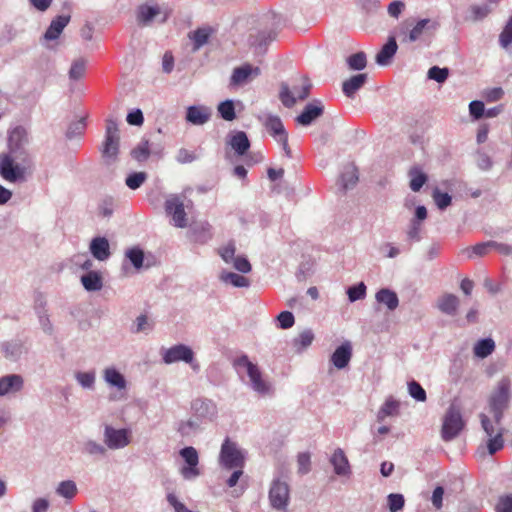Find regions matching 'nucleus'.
<instances>
[{"mask_svg": "<svg viewBox=\"0 0 512 512\" xmlns=\"http://www.w3.org/2000/svg\"><path fill=\"white\" fill-rule=\"evenodd\" d=\"M233 367L241 380L260 396H268L273 393V386L264 377L257 364L251 362L246 354L234 359Z\"/></svg>", "mask_w": 512, "mask_h": 512, "instance_id": "obj_1", "label": "nucleus"}, {"mask_svg": "<svg viewBox=\"0 0 512 512\" xmlns=\"http://www.w3.org/2000/svg\"><path fill=\"white\" fill-rule=\"evenodd\" d=\"M289 469L281 465L273 476L268 491L270 506L277 511H286L290 503Z\"/></svg>", "mask_w": 512, "mask_h": 512, "instance_id": "obj_2", "label": "nucleus"}, {"mask_svg": "<svg viewBox=\"0 0 512 512\" xmlns=\"http://www.w3.org/2000/svg\"><path fill=\"white\" fill-rule=\"evenodd\" d=\"M32 166V158L24 156L18 158V154L9 151L0 153V176L11 183L26 180L28 170Z\"/></svg>", "mask_w": 512, "mask_h": 512, "instance_id": "obj_3", "label": "nucleus"}, {"mask_svg": "<svg viewBox=\"0 0 512 512\" xmlns=\"http://www.w3.org/2000/svg\"><path fill=\"white\" fill-rule=\"evenodd\" d=\"M511 380L509 377H502L492 390L488 405L497 425H500L504 411L508 409L511 398Z\"/></svg>", "mask_w": 512, "mask_h": 512, "instance_id": "obj_4", "label": "nucleus"}, {"mask_svg": "<svg viewBox=\"0 0 512 512\" xmlns=\"http://www.w3.org/2000/svg\"><path fill=\"white\" fill-rule=\"evenodd\" d=\"M247 451L236 441L226 437L220 447L218 464L222 470L230 471L232 468H244Z\"/></svg>", "mask_w": 512, "mask_h": 512, "instance_id": "obj_5", "label": "nucleus"}, {"mask_svg": "<svg viewBox=\"0 0 512 512\" xmlns=\"http://www.w3.org/2000/svg\"><path fill=\"white\" fill-rule=\"evenodd\" d=\"M465 422L462 418L461 410L452 404L447 409L441 427V438L445 442H450L459 436L464 429Z\"/></svg>", "mask_w": 512, "mask_h": 512, "instance_id": "obj_6", "label": "nucleus"}, {"mask_svg": "<svg viewBox=\"0 0 512 512\" xmlns=\"http://www.w3.org/2000/svg\"><path fill=\"white\" fill-rule=\"evenodd\" d=\"M162 361L167 364L184 362L190 365L193 371L198 372L200 365L194 358L193 350L185 344H177L170 348L161 349Z\"/></svg>", "mask_w": 512, "mask_h": 512, "instance_id": "obj_7", "label": "nucleus"}, {"mask_svg": "<svg viewBox=\"0 0 512 512\" xmlns=\"http://www.w3.org/2000/svg\"><path fill=\"white\" fill-rule=\"evenodd\" d=\"M259 120L265 126L269 134L275 139V141L281 145L286 157L291 158L292 152L288 145V133L285 130L280 117L272 114H265L260 116Z\"/></svg>", "mask_w": 512, "mask_h": 512, "instance_id": "obj_8", "label": "nucleus"}, {"mask_svg": "<svg viewBox=\"0 0 512 512\" xmlns=\"http://www.w3.org/2000/svg\"><path fill=\"white\" fill-rule=\"evenodd\" d=\"M172 13V9L168 5H159L155 2L152 4H142L137 11V20L142 25H150L153 21L165 23Z\"/></svg>", "mask_w": 512, "mask_h": 512, "instance_id": "obj_9", "label": "nucleus"}, {"mask_svg": "<svg viewBox=\"0 0 512 512\" xmlns=\"http://www.w3.org/2000/svg\"><path fill=\"white\" fill-rule=\"evenodd\" d=\"M185 196L180 194H170L164 204L166 214L171 217V223L177 228H185L188 224L185 208Z\"/></svg>", "mask_w": 512, "mask_h": 512, "instance_id": "obj_10", "label": "nucleus"}, {"mask_svg": "<svg viewBox=\"0 0 512 512\" xmlns=\"http://www.w3.org/2000/svg\"><path fill=\"white\" fill-rule=\"evenodd\" d=\"M132 440V431L129 428H115L110 424L103 427V442L107 450H121L127 447Z\"/></svg>", "mask_w": 512, "mask_h": 512, "instance_id": "obj_11", "label": "nucleus"}, {"mask_svg": "<svg viewBox=\"0 0 512 512\" xmlns=\"http://www.w3.org/2000/svg\"><path fill=\"white\" fill-rule=\"evenodd\" d=\"M191 415L202 425L213 422L218 416L217 404L208 398L198 397L190 405Z\"/></svg>", "mask_w": 512, "mask_h": 512, "instance_id": "obj_12", "label": "nucleus"}, {"mask_svg": "<svg viewBox=\"0 0 512 512\" xmlns=\"http://www.w3.org/2000/svg\"><path fill=\"white\" fill-rule=\"evenodd\" d=\"M119 129L114 119H108L106 123L105 140L102 146V156L107 162H114L119 152Z\"/></svg>", "mask_w": 512, "mask_h": 512, "instance_id": "obj_13", "label": "nucleus"}, {"mask_svg": "<svg viewBox=\"0 0 512 512\" xmlns=\"http://www.w3.org/2000/svg\"><path fill=\"white\" fill-rule=\"evenodd\" d=\"M29 136L27 130L22 126H17L9 131L7 140V151L18 154V158L31 157L27 148Z\"/></svg>", "mask_w": 512, "mask_h": 512, "instance_id": "obj_14", "label": "nucleus"}, {"mask_svg": "<svg viewBox=\"0 0 512 512\" xmlns=\"http://www.w3.org/2000/svg\"><path fill=\"white\" fill-rule=\"evenodd\" d=\"M180 456L185 462V465L181 467L180 474L185 480H194L200 476L201 471L198 468L199 454L198 451L192 447H184L179 452Z\"/></svg>", "mask_w": 512, "mask_h": 512, "instance_id": "obj_15", "label": "nucleus"}, {"mask_svg": "<svg viewBox=\"0 0 512 512\" xmlns=\"http://www.w3.org/2000/svg\"><path fill=\"white\" fill-rule=\"evenodd\" d=\"M480 420L483 430L485 431L488 442L487 448L490 455L495 454L499 450H501L504 446L503 440V428H495L491 423L489 417L485 414H480Z\"/></svg>", "mask_w": 512, "mask_h": 512, "instance_id": "obj_16", "label": "nucleus"}, {"mask_svg": "<svg viewBox=\"0 0 512 512\" xmlns=\"http://www.w3.org/2000/svg\"><path fill=\"white\" fill-rule=\"evenodd\" d=\"M311 89V84L307 79H304L303 85L300 89L294 87L291 91L286 84L281 86L280 99L285 107H292L297 100H304L308 97Z\"/></svg>", "mask_w": 512, "mask_h": 512, "instance_id": "obj_17", "label": "nucleus"}, {"mask_svg": "<svg viewBox=\"0 0 512 512\" xmlns=\"http://www.w3.org/2000/svg\"><path fill=\"white\" fill-rule=\"evenodd\" d=\"M24 388V378L20 374H7L0 377V397L17 394Z\"/></svg>", "mask_w": 512, "mask_h": 512, "instance_id": "obj_18", "label": "nucleus"}, {"mask_svg": "<svg viewBox=\"0 0 512 512\" xmlns=\"http://www.w3.org/2000/svg\"><path fill=\"white\" fill-rule=\"evenodd\" d=\"M324 112V106L321 101L314 100L308 103L301 114L296 117V122L302 126L311 125L317 118H319Z\"/></svg>", "mask_w": 512, "mask_h": 512, "instance_id": "obj_19", "label": "nucleus"}, {"mask_svg": "<svg viewBox=\"0 0 512 512\" xmlns=\"http://www.w3.org/2000/svg\"><path fill=\"white\" fill-rule=\"evenodd\" d=\"M260 75L259 67H253L250 64H244L236 67L230 78L231 86H241L248 83L251 79Z\"/></svg>", "mask_w": 512, "mask_h": 512, "instance_id": "obj_20", "label": "nucleus"}, {"mask_svg": "<svg viewBox=\"0 0 512 512\" xmlns=\"http://www.w3.org/2000/svg\"><path fill=\"white\" fill-rule=\"evenodd\" d=\"M211 116V108L205 105H192L186 111V121L196 126L204 125Z\"/></svg>", "mask_w": 512, "mask_h": 512, "instance_id": "obj_21", "label": "nucleus"}, {"mask_svg": "<svg viewBox=\"0 0 512 512\" xmlns=\"http://www.w3.org/2000/svg\"><path fill=\"white\" fill-rule=\"evenodd\" d=\"M439 28V22L430 19V18H424L418 20L415 25L411 28V30L408 33V41L409 42H415L419 40L425 33L427 32H434Z\"/></svg>", "mask_w": 512, "mask_h": 512, "instance_id": "obj_22", "label": "nucleus"}, {"mask_svg": "<svg viewBox=\"0 0 512 512\" xmlns=\"http://www.w3.org/2000/svg\"><path fill=\"white\" fill-rule=\"evenodd\" d=\"M330 463L334 468V472L340 477H349L351 475V467L344 451L341 448L334 450L330 457Z\"/></svg>", "mask_w": 512, "mask_h": 512, "instance_id": "obj_23", "label": "nucleus"}, {"mask_svg": "<svg viewBox=\"0 0 512 512\" xmlns=\"http://www.w3.org/2000/svg\"><path fill=\"white\" fill-rule=\"evenodd\" d=\"M352 357V346L349 341L344 342L331 355V362L337 369H344Z\"/></svg>", "mask_w": 512, "mask_h": 512, "instance_id": "obj_24", "label": "nucleus"}, {"mask_svg": "<svg viewBox=\"0 0 512 512\" xmlns=\"http://www.w3.org/2000/svg\"><path fill=\"white\" fill-rule=\"evenodd\" d=\"M92 256L98 261H106L110 255V245L106 237H95L89 246Z\"/></svg>", "mask_w": 512, "mask_h": 512, "instance_id": "obj_25", "label": "nucleus"}, {"mask_svg": "<svg viewBox=\"0 0 512 512\" xmlns=\"http://www.w3.org/2000/svg\"><path fill=\"white\" fill-rule=\"evenodd\" d=\"M227 143L240 156L244 155L250 148V141L243 131L230 133Z\"/></svg>", "mask_w": 512, "mask_h": 512, "instance_id": "obj_26", "label": "nucleus"}, {"mask_svg": "<svg viewBox=\"0 0 512 512\" xmlns=\"http://www.w3.org/2000/svg\"><path fill=\"white\" fill-rule=\"evenodd\" d=\"M70 19V15H59L54 18L44 34V39L48 41L56 40L68 25Z\"/></svg>", "mask_w": 512, "mask_h": 512, "instance_id": "obj_27", "label": "nucleus"}, {"mask_svg": "<svg viewBox=\"0 0 512 512\" xmlns=\"http://www.w3.org/2000/svg\"><path fill=\"white\" fill-rule=\"evenodd\" d=\"M103 379L105 383L117 390H125L127 382L122 373H120L115 367H107L103 370Z\"/></svg>", "mask_w": 512, "mask_h": 512, "instance_id": "obj_28", "label": "nucleus"}, {"mask_svg": "<svg viewBox=\"0 0 512 512\" xmlns=\"http://www.w3.org/2000/svg\"><path fill=\"white\" fill-rule=\"evenodd\" d=\"M398 49L396 40L394 37H390L387 43L376 55L375 61L380 66H387L391 63L392 58L396 54Z\"/></svg>", "mask_w": 512, "mask_h": 512, "instance_id": "obj_29", "label": "nucleus"}, {"mask_svg": "<svg viewBox=\"0 0 512 512\" xmlns=\"http://www.w3.org/2000/svg\"><path fill=\"white\" fill-rule=\"evenodd\" d=\"M368 75L366 73H360L345 80L342 84L343 93L353 98L355 93L366 83Z\"/></svg>", "mask_w": 512, "mask_h": 512, "instance_id": "obj_30", "label": "nucleus"}, {"mask_svg": "<svg viewBox=\"0 0 512 512\" xmlns=\"http://www.w3.org/2000/svg\"><path fill=\"white\" fill-rule=\"evenodd\" d=\"M203 429L204 425H202L192 415L189 419L181 420L176 424V430L182 437H189Z\"/></svg>", "mask_w": 512, "mask_h": 512, "instance_id": "obj_31", "label": "nucleus"}, {"mask_svg": "<svg viewBox=\"0 0 512 512\" xmlns=\"http://www.w3.org/2000/svg\"><path fill=\"white\" fill-rule=\"evenodd\" d=\"M144 258V252L141 248L135 246L127 249L123 269H126V262H129L136 272L140 271L144 267Z\"/></svg>", "mask_w": 512, "mask_h": 512, "instance_id": "obj_32", "label": "nucleus"}, {"mask_svg": "<svg viewBox=\"0 0 512 512\" xmlns=\"http://www.w3.org/2000/svg\"><path fill=\"white\" fill-rule=\"evenodd\" d=\"M375 298L378 303L385 305L390 311H394L399 305L397 294L388 288L380 289Z\"/></svg>", "mask_w": 512, "mask_h": 512, "instance_id": "obj_33", "label": "nucleus"}, {"mask_svg": "<svg viewBox=\"0 0 512 512\" xmlns=\"http://www.w3.org/2000/svg\"><path fill=\"white\" fill-rule=\"evenodd\" d=\"M459 306V299L454 294H445L439 298L437 307L447 315H455Z\"/></svg>", "mask_w": 512, "mask_h": 512, "instance_id": "obj_34", "label": "nucleus"}, {"mask_svg": "<svg viewBox=\"0 0 512 512\" xmlns=\"http://www.w3.org/2000/svg\"><path fill=\"white\" fill-rule=\"evenodd\" d=\"M78 492L76 483L73 480H64L58 483L55 488V493L70 502Z\"/></svg>", "mask_w": 512, "mask_h": 512, "instance_id": "obj_35", "label": "nucleus"}, {"mask_svg": "<svg viewBox=\"0 0 512 512\" xmlns=\"http://www.w3.org/2000/svg\"><path fill=\"white\" fill-rule=\"evenodd\" d=\"M358 182L357 168L353 164H349L344 167L341 176L340 183L344 190L353 188Z\"/></svg>", "mask_w": 512, "mask_h": 512, "instance_id": "obj_36", "label": "nucleus"}, {"mask_svg": "<svg viewBox=\"0 0 512 512\" xmlns=\"http://www.w3.org/2000/svg\"><path fill=\"white\" fill-rule=\"evenodd\" d=\"M81 451L83 454L88 456H100L103 457L107 454V448L103 443H100L94 439H87L83 442Z\"/></svg>", "mask_w": 512, "mask_h": 512, "instance_id": "obj_37", "label": "nucleus"}, {"mask_svg": "<svg viewBox=\"0 0 512 512\" xmlns=\"http://www.w3.org/2000/svg\"><path fill=\"white\" fill-rule=\"evenodd\" d=\"M75 380L79 386L85 390L93 391L96 383V371H76L74 374Z\"/></svg>", "mask_w": 512, "mask_h": 512, "instance_id": "obj_38", "label": "nucleus"}, {"mask_svg": "<svg viewBox=\"0 0 512 512\" xmlns=\"http://www.w3.org/2000/svg\"><path fill=\"white\" fill-rule=\"evenodd\" d=\"M219 279L224 284H231L237 288L249 287L250 285V281L246 277L230 271H222L219 274Z\"/></svg>", "mask_w": 512, "mask_h": 512, "instance_id": "obj_39", "label": "nucleus"}, {"mask_svg": "<svg viewBox=\"0 0 512 512\" xmlns=\"http://www.w3.org/2000/svg\"><path fill=\"white\" fill-rule=\"evenodd\" d=\"M81 283L83 287L89 292L99 291L103 286L102 278L96 271H89L88 273L82 275Z\"/></svg>", "mask_w": 512, "mask_h": 512, "instance_id": "obj_40", "label": "nucleus"}, {"mask_svg": "<svg viewBox=\"0 0 512 512\" xmlns=\"http://www.w3.org/2000/svg\"><path fill=\"white\" fill-rule=\"evenodd\" d=\"M494 350L495 342L492 338H484L477 341L473 348L474 355L481 359H484L491 355Z\"/></svg>", "mask_w": 512, "mask_h": 512, "instance_id": "obj_41", "label": "nucleus"}, {"mask_svg": "<svg viewBox=\"0 0 512 512\" xmlns=\"http://www.w3.org/2000/svg\"><path fill=\"white\" fill-rule=\"evenodd\" d=\"M0 348L4 357L10 361L18 360L22 354V345L17 341L4 342Z\"/></svg>", "mask_w": 512, "mask_h": 512, "instance_id": "obj_42", "label": "nucleus"}, {"mask_svg": "<svg viewBox=\"0 0 512 512\" xmlns=\"http://www.w3.org/2000/svg\"><path fill=\"white\" fill-rule=\"evenodd\" d=\"M398 409L399 403L392 397L387 398L377 413V420L382 422L386 417L397 415Z\"/></svg>", "mask_w": 512, "mask_h": 512, "instance_id": "obj_43", "label": "nucleus"}, {"mask_svg": "<svg viewBox=\"0 0 512 512\" xmlns=\"http://www.w3.org/2000/svg\"><path fill=\"white\" fill-rule=\"evenodd\" d=\"M189 37L193 41V50L197 51L208 42L210 30L208 28H199L190 33Z\"/></svg>", "mask_w": 512, "mask_h": 512, "instance_id": "obj_44", "label": "nucleus"}, {"mask_svg": "<svg viewBox=\"0 0 512 512\" xmlns=\"http://www.w3.org/2000/svg\"><path fill=\"white\" fill-rule=\"evenodd\" d=\"M314 340V334L312 330L306 329L302 331L296 338L293 340V346L298 352L303 351L307 347H309Z\"/></svg>", "mask_w": 512, "mask_h": 512, "instance_id": "obj_45", "label": "nucleus"}, {"mask_svg": "<svg viewBox=\"0 0 512 512\" xmlns=\"http://www.w3.org/2000/svg\"><path fill=\"white\" fill-rule=\"evenodd\" d=\"M410 188L414 192H418L427 181V176L419 168H413L409 172Z\"/></svg>", "mask_w": 512, "mask_h": 512, "instance_id": "obj_46", "label": "nucleus"}, {"mask_svg": "<svg viewBox=\"0 0 512 512\" xmlns=\"http://www.w3.org/2000/svg\"><path fill=\"white\" fill-rule=\"evenodd\" d=\"M151 153L152 151L149 142L147 140H143L132 150L131 155L136 161L143 162L148 159Z\"/></svg>", "mask_w": 512, "mask_h": 512, "instance_id": "obj_47", "label": "nucleus"}, {"mask_svg": "<svg viewBox=\"0 0 512 512\" xmlns=\"http://www.w3.org/2000/svg\"><path fill=\"white\" fill-rule=\"evenodd\" d=\"M218 113L225 121H233L236 118L234 102L232 100H225L219 103L217 107Z\"/></svg>", "mask_w": 512, "mask_h": 512, "instance_id": "obj_48", "label": "nucleus"}, {"mask_svg": "<svg viewBox=\"0 0 512 512\" xmlns=\"http://www.w3.org/2000/svg\"><path fill=\"white\" fill-rule=\"evenodd\" d=\"M347 65L351 70H363L367 65V58L364 52H357L347 58Z\"/></svg>", "mask_w": 512, "mask_h": 512, "instance_id": "obj_49", "label": "nucleus"}, {"mask_svg": "<svg viewBox=\"0 0 512 512\" xmlns=\"http://www.w3.org/2000/svg\"><path fill=\"white\" fill-rule=\"evenodd\" d=\"M86 70V61L83 58L76 59L72 62L70 70H69V78L71 80H79L81 79Z\"/></svg>", "mask_w": 512, "mask_h": 512, "instance_id": "obj_50", "label": "nucleus"}, {"mask_svg": "<svg viewBox=\"0 0 512 512\" xmlns=\"http://www.w3.org/2000/svg\"><path fill=\"white\" fill-rule=\"evenodd\" d=\"M432 198L440 210H445L452 202V197L446 192H441L438 188L433 190Z\"/></svg>", "mask_w": 512, "mask_h": 512, "instance_id": "obj_51", "label": "nucleus"}, {"mask_svg": "<svg viewBox=\"0 0 512 512\" xmlns=\"http://www.w3.org/2000/svg\"><path fill=\"white\" fill-rule=\"evenodd\" d=\"M147 179V174L145 172H134L127 176L125 180V184L131 190L138 189Z\"/></svg>", "mask_w": 512, "mask_h": 512, "instance_id": "obj_52", "label": "nucleus"}, {"mask_svg": "<svg viewBox=\"0 0 512 512\" xmlns=\"http://www.w3.org/2000/svg\"><path fill=\"white\" fill-rule=\"evenodd\" d=\"M39 324L42 328V330L46 334H52L53 332V325L49 319V315L47 313V310L44 307H37L36 308Z\"/></svg>", "mask_w": 512, "mask_h": 512, "instance_id": "obj_53", "label": "nucleus"}, {"mask_svg": "<svg viewBox=\"0 0 512 512\" xmlns=\"http://www.w3.org/2000/svg\"><path fill=\"white\" fill-rule=\"evenodd\" d=\"M492 9L487 4L482 5H472L470 7L471 17L470 19L472 21H481L484 18H486L490 13Z\"/></svg>", "mask_w": 512, "mask_h": 512, "instance_id": "obj_54", "label": "nucleus"}, {"mask_svg": "<svg viewBox=\"0 0 512 512\" xmlns=\"http://www.w3.org/2000/svg\"><path fill=\"white\" fill-rule=\"evenodd\" d=\"M297 467L300 475L308 474L311 470V455L309 452H301L297 455Z\"/></svg>", "mask_w": 512, "mask_h": 512, "instance_id": "obj_55", "label": "nucleus"}, {"mask_svg": "<svg viewBox=\"0 0 512 512\" xmlns=\"http://www.w3.org/2000/svg\"><path fill=\"white\" fill-rule=\"evenodd\" d=\"M388 508L390 512L401 511L405 504V499L402 494L391 493L387 496Z\"/></svg>", "mask_w": 512, "mask_h": 512, "instance_id": "obj_56", "label": "nucleus"}, {"mask_svg": "<svg viewBox=\"0 0 512 512\" xmlns=\"http://www.w3.org/2000/svg\"><path fill=\"white\" fill-rule=\"evenodd\" d=\"M347 295L350 302L363 299L366 296V285L360 282L357 285L349 287L347 289Z\"/></svg>", "mask_w": 512, "mask_h": 512, "instance_id": "obj_57", "label": "nucleus"}, {"mask_svg": "<svg viewBox=\"0 0 512 512\" xmlns=\"http://www.w3.org/2000/svg\"><path fill=\"white\" fill-rule=\"evenodd\" d=\"M408 392L409 395L416 401L424 402L426 400L425 390L418 382L414 380L408 383Z\"/></svg>", "mask_w": 512, "mask_h": 512, "instance_id": "obj_58", "label": "nucleus"}, {"mask_svg": "<svg viewBox=\"0 0 512 512\" xmlns=\"http://www.w3.org/2000/svg\"><path fill=\"white\" fill-rule=\"evenodd\" d=\"M235 253H236V247L233 242H229L219 249L220 257L227 264L232 263L234 261V259L237 257V256H235Z\"/></svg>", "mask_w": 512, "mask_h": 512, "instance_id": "obj_59", "label": "nucleus"}, {"mask_svg": "<svg viewBox=\"0 0 512 512\" xmlns=\"http://www.w3.org/2000/svg\"><path fill=\"white\" fill-rule=\"evenodd\" d=\"M427 75L429 79L435 80L438 83H443L448 78L449 70L448 68L433 66L428 70Z\"/></svg>", "mask_w": 512, "mask_h": 512, "instance_id": "obj_60", "label": "nucleus"}, {"mask_svg": "<svg viewBox=\"0 0 512 512\" xmlns=\"http://www.w3.org/2000/svg\"><path fill=\"white\" fill-rule=\"evenodd\" d=\"M115 208V201L112 197L102 199L99 204V214L103 217L109 218L112 216Z\"/></svg>", "mask_w": 512, "mask_h": 512, "instance_id": "obj_61", "label": "nucleus"}, {"mask_svg": "<svg viewBox=\"0 0 512 512\" xmlns=\"http://www.w3.org/2000/svg\"><path fill=\"white\" fill-rule=\"evenodd\" d=\"M278 327L281 329H289L295 323L294 315L289 311H283L277 316Z\"/></svg>", "mask_w": 512, "mask_h": 512, "instance_id": "obj_62", "label": "nucleus"}, {"mask_svg": "<svg viewBox=\"0 0 512 512\" xmlns=\"http://www.w3.org/2000/svg\"><path fill=\"white\" fill-rule=\"evenodd\" d=\"M499 43L504 49H507L512 44V26L507 23L499 35Z\"/></svg>", "mask_w": 512, "mask_h": 512, "instance_id": "obj_63", "label": "nucleus"}, {"mask_svg": "<svg viewBox=\"0 0 512 512\" xmlns=\"http://www.w3.org/2000/svg\"><path fill=\"white\" fill-rule=\"evenodd\" d=\"M495 510L496 512H512V495L500 497Z\"/></svg>", "mask_w": 512, "mask_h": 512, "instance_id": "obj_64", "label": "nucleus"}]
</instances>
